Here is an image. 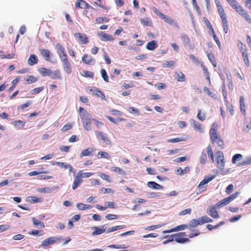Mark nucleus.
Here are the masks:
<instances>
[{
    "label": "nucleus",
    "mask_w": 251,
    "mask_h": 251,
    "mask_svg": "<svg viewBox=\"0 0 251 251\" xmlns=\"http://www.w3.org/2000/svg\"><path fill=\"white\" fill-rule=\"evenodd\" d=\"M197 118H198V119L199 120H200L201 121H203L205 120V119L206 118L205 114H204V113L201 114V110H199L198 113L197 114Z\"/></svg>",
    "instance_id": "61"
},
{
    "label": "nucleus",
    "mask_w": 251,
    "mask_h": 251,
    "mask_svg": "<svg viewBox=\"0 0 251 251\" xmlns=\"http://www.w3.org/2000/svg\"><path fill=\"white\" fill-rule=\"evenodd\" d=\"M207 57H208V59H209V60L210 61V62H211V63L212 64V65L214 67H216V60H215L214 55L212 53H208L207 54Z\"/></svg>",
    "instance_id": "56"
},
{
    "label": "nucleus",
    "mask_w": 251,
    "mask_h": 251,
    "mask_svg": "<svg viewBox=\"0 0 251 251\" xmlns=\"http://www.w3.org/2000/svg\"><path fill=\"white\" fill-rule=\"evenodd\" d=\"M32 221L33 222V225L36 226H39L40 228H44L45 227L44 224L43 222L39 221L34 217H33L32 218Z\"/></svg>",
    "instance_id": "39"
},
{
    "label": "nucleus",
    "mask_w": 251,
    "mask_h": 251,
    "mask_svg": "<svg viewBox=\"0 0 251 251\" xmlns=\"http://www.w3.org/2000/svg\"><path fill=\"white\" fill-rule=\"evenodd\" d=\"M79 112L85 129L87 131L91 130L92 129V121H93L92 115L81 107H79Z\"/></svg>",
    "instance_id": "1"
},
{
    "label": "nucleus",
    "mask_w": 251,
    "mask_h": 251,
    "mask_svg": "<svg viewBox=\"0 0 251 251\" xmlns=\"http://www.w3.org/2000/svg\"><path fill=\"white\" fill-rule=\"evenodd\" d=\"M188 227H189V225H184V224L178 226L174 228H173L170 230H164L163 231V233H171V232L178 231L180 230H184Z\"/></svg>",
    "instance_id": "19"
},
{
    "label": "nucleus",
    "mask_w": 251,
    "mask_h": 251,
    "mask_svg": "<svg viewBox=\"0 0 251 251\" xmlns=\"http://www.w3.org/2000/svg\"><path fill=\"white\" fill-rule=\"evenodd\" d=\"M75 7L84 9L92 8L88 3L83 0H77L75 3Z\"/></svg>",
    "instance_id": "21"
},
{
    "label": "nucleus",
    "mask_w": 251,
    "mask_h": 251,
    "mask_svg": "<svg viewBox=\"0 0 251 251\" xmlns=\"http://www.w3.org/2000/svg\"><path fill=\"white\" fill-rule=\"evenodd\" d=\"M74 35L81 44H86L89 42L88 38L85 34L81 33H76Z\"/></svg>",
    "instance_id": "15"
},
{
    "label": "nucleus",
    "mask_w": 251,
    "mask_h": 251,
    "mask_svg": "<svg viewBox=\"0 0 251 251\" xmlns=\"http://www.w3.org/2000/svg\"><path fill=\"white\" fill-rule=\"evenodd\" d=\"M240 107L241 113L245 115L246 114V105L245 103V99L244 97L241 96L240 97Z\"/></svg>",
    "instance_id": "30"
},
{
    "label": "nucleus",
    "mask_w": 251,
    "mask_h": 251,
    "mask_svg": "<svg viewBox=\"0 0 251 251\" xmlns=\"http://www.w3.org/2000/svg\"><path fill=\"white\" fill-rule=\"evenodd\" d=\"M38 61L37 57L35 54H31L28 60V64L30 66H33L37 63Z\"/></svg>",
    "instance_id": "31"
},
{
    "label": "nucleus",
    "mask_w": 251,
    "mask_h": 251,
    "mask_svg": "<svg viewBox=\"0 0 251 251\" xmlns=\"http://www.w3.org/2000/svg\"><path fill=\"white\" fill-rule=\"evenodd\" d=\"M56 48L57 50V53L61 60L68 58V56L65 51V48L60 44L57 43L56 45Z\"/></svg>",
    "instance_id": "8"
},
{
    "label": "nucleus",
    "mask_w": 251,
    "mask_h": 251,
    "mask_svg": "<svg viewBox=\"0 0 251 251\" xmlns=\"http://www.w3.org/2000/svg\"><path fill=\"white\" fill-rule=\"evenodd\" d=\"M176 79L178 82H183L185 81V76L181 71H177L175 73Z\"/></svg>",
    "instance_id": "24"
},
{
    "label": "nucleus",
    "mask_w": 251,
    "mask_h": 251,
    "mask_svg": "<svg viewBox=\"0 0 251 251\" xmlns=\"http://www.w3.org/2000/svg\"><path fill=\"white\" fill-rule=\"evenodd\" d=\"M191 122L193 124L194 128L196 130L199 131L201 132H202L201 125L200 123L193 119L191 120Z\"/></svg>",
    "instance_id": "33"
},
{
    "label": "nucleus",
    "mask_w": 251,
    "mask_h": 251,
    "mask_svg": "<svg viewBox=\"0 0 251 251\" xmlns=\"http://www.w3.org/2000/svg\"><path fill=\"white\" fill-rule=\"evenodd\" d=\"M216 162L217 167L220 170H223L225 166L224 155L222 151H218L216 152Z\"/></svg>",
    "instance_id": "5"
},
{
    "label": "nucleus",
    "mask_w": 251,
    "mask_h": 251,
    "mask_svg": "<svg viewBox=\"0 0 251 251\" xmlns=\"http://www.w3.org/2000/svg\"><path fill=\"white\" fill-rule=\"evenodd\" d=\"M245 127L244 128V131L245 132H249L251 129V119L247 120L245 123Z\"/></svg>",
    "instance_id": "49"
},
{
    "label": "nucleus",
    "mask_w": 251,
    "mask_h": 251,
    "mask_svg": "<svg viewBox=\"0 0 251 251\" xmlns=\"http://www.w3.org/2000/svg\"><path fill=\"white\" fill-rule=\"evenodd\" d=\"M157 42L155 40H152L147 43L146 48L148 50H153L157 47Z\"/></svg>",
    "instance_id": "29"
},
{
    "label": "nucleus",
    "mask_w": 251,
    "mask_h": 251,
    "mask_svg": "<svg viewBox=\"0 0 251 251\" xmlns=\"http://www.w3.org/2000/svg\"><path fill=\"white\" fill-rule=\"evenodd\" d=\"M218 13L221 17L223 30L226 34L228 31V21L225 10L219 0H215Z\"/></svg>",
    "instance_id": "2"
},
{
    "label": "nucleus",
    "mask_w": 251,
    "mask_h": 251,
    "mask_svg": "<svg viewBox=\"0 0 251 251\" xmlns=\"http://www.w3.org/2000/svg\"><path fill=\"white\" fill-rule=\"evenodd\" d=\"M224 224H225V222L224 221H222L215 226H212V225L208 224L206 226V227L208 230H212L213 229L218 228L219 226L223 225Z\"/></svg>",
    "instance_id": "40"
},
{
    "label": "nucleus",
    "mask_w": 251,
    "mask_h": 251,
    "mask_svg": "<svg viewBox=\"0 0 251 251\" xmlns=\"http://www.w3.org/2000/svg\"><path fill=\"white\" fill-rule=\"evenodd\" d=\"M154 13L159 17H160L162 20H163L166 23L170 24L173 25L174 24L176 25H177V23H175L174 21L171 19V18L168 17L161 12L159 10H158L156 8H154L153 10Z\"/></svg>",
    "instance_id": "6"
},
{
    "label": "nucleus",
    "mask_w": 251,
    "mask_h": 251,
    "mask_svg": "<svg viewBox=\"0 0 251 251\" xmlns=\"http://www.w3.org/2000/svg\"><path fill=\"white\" fill-rule=\"evenodd\" d=\"M175 235V241L180 244L189 242L190 240L188 238H183L177 233L174 234Z\"/></svg>",
    "instance_id": "26"
},
{
    "label": "nucleus",
    "mask_w": 251,
    "mask_h": 251,
    "mask_svg": "<svg viewBox=\"0 0 251 251\" xmlns=\"http://www.w3.org/2000/svg\"><path fill=\"white\" fill-rule=\"evenodd\" d=\"M77 207L79 210H84L92 208V206L89 204H84L82 203H78L77 204Z\"/></svg>",
    "instance_id": "37"
},
{
    "label": "nucleus",
    "mask_w": 251,
    "mask_h": 251,
    "mask_svg": "<svg viewBox=\"0 0 251 251\" xmlns=\"http://www.w3.org/2000/svg\"><path fill=\"white\" fill-rule=\"evenodd\" d=\"M109 19L105 17H98L96 18V22L98 24H101L104 22H108Z\"/></svg>",
    "instance_id": "53"
},
{
    "label": "nucleus",
    "mask_w": 251,
    "mask_h": 251,
    "mask_svg": "<svg viewBox=\"0 0 251 251\" xmlns=\"http://www.w3.org/2000/svg\"><path fill=\"white\" fill-rule=\"evenodd\" d=\"M238 194V192H236L229 196V197L224 199L223 200L217 203L216 204V206L217 208H220L228 204L237 197Z\"/></svg>",
    "instance_id": "4"
},
{
    "label": "nucleus",
    "mask_w": 251,
    "mask_h": 251,
    "mask_svg": "<svg viewBox=\"0 0 251 251\" xmlns=\"http://www.w3.org/2000/svg\"><path fill=\"white\" fill-rule=\"evenodd\" d=\"M206 152L209 157L210 158L212 162H214V154L212 151V148L210 145H208L206 148Z\"/></svg>",
    "instance_id": "32"
},
{
    "label": "nucleus",
    "mask_w": 251,
    "mask_h": 251,
    "mask_svg": "<svg viewBox=\"0 0 251 251\" xmlns=\"http://www.w3.org/2000/svg\"><path fill=\"white\" fill-rule=\"evenodd\" d=\"M38 79L36 77L33 75H28L26 79V83L28 84L35 82L37 81Z\"/></svg>",
    "instance_id": "44"
},
{
    "label": "nucleus",
    "mask_w": 251,
    "mask_h": 251,
    "mask_svg": "<svg viewBox=\"0 0 251 251\" xmlns=\"http://www.w3.org/2000/svg\"><path fill=\"white\" fill-rule=\"evenodd\" d=\"M147 186L153 189H162L163 187L154 181H149L147 183Z\"/></svg>",
    "instance_id": "27"
},
{
    "label": "nucleus",
    "mask_w": 251,
    "mask_h": 251,
    "mask_svg": "<svg viewBox=\"0 0 251 251\" xmlns=\"http://www.w3.org/2000/svg\"><path fill=\"white\" fill-rule=\"evenodd\" d=\"M60 167L66 169H68L69 171L71 172L73 171V167L68 164H65V163L61 162Z\"/></svg>",
    "instance_id": "59"
},
{
    "label": "nucleus",
    "mask_w": 251,
    "mask_h": 251,
    "mask_svg": "<svg viewBox=\"0 0 251 251\" xmlns=\"http://www.w3.org/2000/svg\"><path fill=\"white\" fill-rule=\"evenodd\" d=\"M243 156L242 154L238 153L234 155L232 158V162L235 164L238 160H240L242 158Z\"/></svg>",
    "instance_id": "57"
},
{
    "label": "nucleus",
    "mask_w": 251,
    "mask_h": 251,
    "mask_svg": "<svg viewBox=\"0 0 251 251\" xmlns=\"http://www.w3.org/2000/svg\"><path fill=\"white\" fill-rule=\"evenodd\" d=\"M95 133L97 136L106 145L111 144V141L106 133L98 130L95 131Z\"/></svg>",
    "instance_id": "9"
},
{
    "label": "nucleus",
    "mask_w": 251,
    "mask_h": 251,
    "mask_svg": "<svg viewBox=\"0 0 251 251\" xmlns=\"http://www.w3.org/2000/svg\"><path fill=\"white\" fill-rule=\"evenodd\" d=\"M175 65V61H168L165 63L163 64V67L164 68H170Z\"/></svg>",
    "instance_id": "62"
},
{
    "label": "nucleus",
    "mask_w": 251,
    "mask_h": 251,
    "mask_svg": "<svg viewBox=\"0 0 251 251\" xmlns=\"http://www.w3.org/2000/svg\"><path fill=\"white\" fill-rule=\"evenodd\" d=\"M126 227L125 225L117 226L114 227H111L107 229V232H111L117 230L118 229H123Z\"/></svg>",
    "instance_id": "50"
},
{
    "label": "nucleus",
    "mask_w": 251,
    "mask_h": 251,
    "mask_svg": "<svg viewBox=\"0 0 251 251\" xmlns=\"http://www.w3.org/2000/svg\"><path fill=\"white\" fill-rule=\"evenodd\" d=\"M217 207L216 204L214 206H211L207 210V214L215 219H218L220 217L218 211L216 210Z\"/></svg>",
    "instance_id": "14"
},
{
    "label": "nucleus",
    "mask_w": 251,
    "mask_h": 251,
    "mask_svg": "<svg viewBox=\"0 0 251 251\" xmlns=\"http://www.w3.org/2000/svg\"><path fill=\"white\" fill-rule=\"evenodd\" d=\"M61 238L57 237H50L42 242L41 246L43 247H46L50 245H53L56 242L60 241Z\"/></svg>",
    "instance_id": "7"
},
{
    "label": "nucleus",
    "mask_w": 251,
    "mask_h": 251,
    "mask_svg": "<svg viewBox=\"0 0 251 251\" xmlns=\"http://www.w3.org/2000/svg\"><path fill=\"white\" fill-rule=\"evenodd\" d=\"M99 176L102 179L106 180L108 182H111L112 181L110 176L103 173L99 172Z\"/></svg>",
    "instance_id": "47"
},
{
    "label": "nucleus",
    "mask_w": 251,
    "mask_h": 251,
    "mask_svg": "<svg viewBox=\"0 0 251 251\" xmlns=\"http://www.w3.org/2000/svg\"><path fill=\"white\" fill-rule=\"evenodd\" d=\"M225 101L226 105L228 109L230 114L233 115L234 114V109L232 105L227 101L226 97H225Z\"/></svg>",
    "instance_id": "38"
},
{
    "label": "nucleus",
    "mask_w": 251,
    "mask_h": 251,
    "mask_svg": "<svg viewBox=\"0 0 251 251\" xmlns=\"http://www.w3.org/2000/svg\"><path fill=\"white\" fill-rule=\"evenodd\" d=\"M140 22L145 26H152V22L148 18L145 19L141 18Z\"/></svg>",
    "instance_id": "41"
},
{
    "label": "nucleus",
    "mask_w": 251,
    "mask_h": 251,
    "mask_svg": "<svg viewBox=\"0 0 251 251\" xmlns=\"http://www.w3.org/2000/svg\"><path fill=\"white\" fill-rule=\"evenodd\" d=\"M98 35L100 38V40L102 41H113L114 39L112 35L105 33L103 31L98 32Z\"/></svg>",
    "instance_id": "13"
},
{
    "label": "nucleus",
    "mask_w": 251,
    "mask_h": 251,
    "mask_svg": "<svg viewBox=\"0 0 251 251\" xmlns=\"http://www.w3.org/2000/svg\"><path fill=\"white\" fill-rule=\"evenodd\" d=\"M203 90L205 92H206L207 93V94L208 95H209L212 98L216 99V98H217L216 94L215 93L211 92L208 88H207L206 87H204Z\"/></svg>",
    "instance_id": "46"
},
{
    "label": "nucleus",
    "mask_w": 251,
    "mask_h": 251,
    "mask_svg": "<svg viewBox=\"0 0 251 251\" xmlns=\"http://www.w3.org/2000/svg\"><path fill=\"white\" fill-rule=\"evenodd\" d=\"M238 14L240 15L244 20L249 24H251V17H250L249 13L247 12V11L243 8L241 10V12L238 13Z\"/></svg>",
    "instance_id": "18"
},
{
    "label": "nucleus",
    "mask_w": 251,
    "mask_h": 251,
    "mask_svg": "<svg viewBox=\"0 0 251 251\" xmlns=\"http://www.w3.org/2000/svg\"><path fill=\"white\" fill-rule=\"evenodd\" d=\"M98 155L99 158H106V159L110 158L109 154L106 152H104V151H99L98 153Z\"/></svg>",
    "instance_id": "52"
},
{
    "label": "nucleus",
    "mask_w": 251,
    "mask_h": 251,
    "mask_svg": "<svg viewBox=\"0 0 251 251\" xmlns=\"http://www.w3.org/2000/svg\"><path fill=\"white\" fill-rule=\"evenodd\" d=\"M27 201L31 203H35L41 201V199L37 198L34 196H29L27 198Z\"/></svg>",
    "instance_id": "42"
},
{
    "label": "nucleus",
    "mask_w": 251,
    "mask_h": 251,
    "mask_svg": "<svg viewBox=\"0 0 251 251\" xmlns=\"http://www.w3.org/2000/svg\"><path fill=\"white\" fill-rule=\"evenodd\" d=\"M238 46L240 50V51L242 52V54H243V52H247V50L246 45H244L241 41L238 42Z\"/></svg>",
    "instance_id": "43"
},
{
    "label": "nucleus",
    "mask_w": 251,
    "mask_h": 251,
    "mask_svg": "<svg viewBox=\"0 0 251 251\" xmlns=\"http://www.w3.org/2000/svg\"><path fill=\"white\" fill-rule=\"evenodd\" d=\"M38 71L42 76H50L51 70L50 69L46 68H40L38 69Z\"/></svg>",
    "instance_id": "28"
},
{
    "label": "nucleus",
    "mask_w": 251,
    "mask_h": 251,
    "mask_svg": "<svg viewBox=\"0 0 251 251\" xmlns=\"http://www.w3.org/2000/svg\"><path fill=\"white\" fill-rule=\"evenodd\" d=\"M52 79H62V75L60 71L58 69L51 71L49 76Z\"/></svg>",
    "instance_id": "17"
},
{
    "label": "nucleus",
    "mask_w": 251,
    "mask_h": 251,
    "mask_svg": "<svg viewBox=\"0 0 251 251\" xmlns=\"http://www.w3.org/2000/svg\"><path fill=\"white\" fill-rule=\"evenodd\" d=\"M43 87L36 88L33 89L31 91V93L32 95H36L41 92L43 90Z\"/></svg>",
    "instance_id": "63"
},
{
    "label": "nucleus",
    "mask_w": 251,
    "mask_h": 251,
    "mask_svg": "<svg viewBox=\"0 0 251 251\" xmlns=\"http://www.w3.org/2000/svg\"><path fill=\"white\" fill-rule=\"evenodd\" d=\"M212 222L213 220L206 215L203 216L198 219H192L189 223V229L190 230H192V228H194L199 225Z\"/></svg>",
    "instance_id": "3"
},
{
    "label": "nucleus",
    "mask_w": 251,
    "mask_h": 251,
    "mask_svg": "<svg viewBox=\"0 0 251 251\" xmlns=\"http://www.w3.org/2000/svg\"><path fill=\"white\" fill-rule=\"evenodd\" d=\"M90 91L92 92L93 94L97 97H100L102 99H105L104 94L98 88L94 87L90 90Z\"/></svg>",
    "instance_id": "25"
},
{
    "label": "nucleus",
    "mask_w": 251,
    "mask_h": 251,
    "mask_svg": "<svg viewBox=\"0 0 251 251\" xmlns=\"http://www.w3.org/2000/svg\"><path fill=\"white\" fill-rule=\"evenodd\" d=\"M181 39L184 45L186 46L188 45L190 43V39L189 36L185 34H182L181 35Z\"/></svg>",
    "instance_id": "36"
},
{
    "label": "nucleus",
    "mask_w": 251,
    "mask_h": 251,
    "mask_svg": "<svg viewBox=\"0 0 251 251\" xmlns=\"http://www.w3.org/2000/svg\"><path fill=\"white\" fill-rule=\"evenodd\" d=\"M95 230L92 232L93 235L100 234L103 233L105 230V229L103 228V227L100 228L98 227H95Z\"/></svg>",
    "instance_id": "48"
},
{
    "label": "nucleus",
    "mask_w": 251,
    "mask_h": 251,
    "mask_svg": "<svg viewBox=\"0 0 251 251\" xmlns=\"http://www.w3.org/2000/svg\"><path fill=\"white\" fill-rule=\"evenodd\" d=\"M25 122L21 120H17L13 122L14 126L17 128L21 129L25 126Z\"/></svg>",
    "instance_id": "35"
},
{
    "label": "nucleus",
    "mask_w": 251,
    "mask_h": 251,
    "mask_svg": "<svg viewBox=\"0 0 251 251\" xmlns=\"http://www.w3.org/2000/svg\"><path fill=\"white\" fill-rule=\"evenodd\" d=\"M78 176L82 179L83 178H88L94 175L93 173H83L82 171H79L77 174Z\"/></svg>",
    "instance_id": "34"
},
{
    "label": "nucleus",
    "mask_w": 251,
    "mask_h": 251,
    "mask_svg": "<svg viewBox=\"0 0 251 251\" xmlns=\"http://www.w3.org/2000/svg\"><path fill=\"white\" fill-rule=\"evenodd\" d=\"M92 149L90 148H88L86 150H83L80 153V157H82L83 156H89L91 154Z\"/></svg>",
    "instance_id": "45"
},
{
    "label": "nucleus",
    "mask_w": 251,
    "mask_h": 251,
    "mask_svg": "<svg viewBox=\"0 0 251 251\" xmlns=\"http://www.w3.org/2000/svg\"><path fill=\"white\" fill-rule=\"evenodd\" d=\"M83 182V179H81L77 174L75 177V180L72 185V188L73 190L76 189Z\"/></svg>",
    "instance_id": "23"
},
{
    "label": "nucleus",
    "mask_w": 251,
    "mask_h": 251,
    "mask_svg": "<svg viewBox=\"0 0 251 251\" xmlns=\"http://www.w3.org/2000/svg\"><path fill=\"white\" fill-rule=\"evenodd\" d=\"M214 178V176H210V177H208L207 178H206L205 177L200 183V184H199L198 185V188L200 190V191L199 192L201 193H202L203 192V191H205L206 190V188L205 187H204L203 186L205 184H206L207 183L210 182L211 180H212L213 179V178Z\"/></svg>",
    "instance_id": "11"
},
{
    "label": "nucleus",
    "mask_w": 251,
    "mask_h": 251,
    "mask_svg": "<svg viewBox=\"0 0 251 251\" xmlns=\"http://www.w3.org/2000/svg\"><path fill=\"white\" fill-rule=\"evenodd\" d=\"M82 75L84 77L93 78L94 74L93 72L88 71H83Z\"/></svg>",
    "instance_id": "58"
},
{
    "label": "nucleus",
    "mask_w": 251,
    "mask_h": 251,
    "mask_svg": "<svg viewBox=\"0 0 251 251\" xmlns=\"http://www.w3.org/2000/svg\"><path fill=\"white\" fill-rule=\"evenodd\" d=\"M61 61L62 63L63 68L64 71L67 74H71L72 72V66L68 58L62 60Z\"/></svg>",
    "instance_id": "10"
},
{
    "label": "nucleus",
    "mask_w": 251,
    "mask_h": 251,
    "mask_svg": "<svg viewBox=\"0 0 251 251\" xmlns=\"http://www.w3.org/2000/svg\"><path fill=\"white\" fill-rule=\"evenodd\" d=\"M39 51L41 55L47 61H50V56L51 53L50 51L47 49H40Z\"/></svg>",
    "instance_id": "20"
},
{
    "label": "nucleus",
    "mask_w": 251,
    "mask_h": 251,
    "mask_svg": "<svg viewBox=\"0 0 251 251\" xmlns=\"http://www.w3.org/2000/svg\"><path fill=\"white\" fill-rule=\"evenodd\" d=\"M217 128H218V125L217 124L214 123L212 124V127L210 129L209 134L210 136V139L219 136V135L217 133Z\"/></svg>",
    "instance_id": "22"
},
{
    "label": "nucleus",
    "mask_w": 251,
    "mask_h": 251,
    "mask_svg": "<svg viewBox=\"0 0 251 251\" xmlns=\"http://www.w3.org/2000/svg\"><path fill=\"white\" fill-rule=\"evenodd\" d=\"M100 73H101V76L103 78V79H104V80L106 82H109V78L107 75V73H106V71L104 69H102L100 71Z\"/></svg>",
    "instance_id": "54"
},
{
    "label": "nucleus",
    "mask_w": 251,
    "mask_h": 251,
    "mask_svg": "<svg viewBox=\"0 0 251 251\" xmlns=\"http://www.w3.org/2000/svg\"><path fill=\"white\" fill-rule=\"evenodd\" d=\"M82 61L87 65H92L95 63V60L91 56L85 53L82 57Z\"/></svg>",
    "instance_id": "16"
},
{
    "label": "nucleus",
    "mask_w": 251,
    "mask_h": 251,
    "mask_svg": "<svg viewBox=\"0 0 251 251\" xmlns=\"http://www.w3.org/2000/svg\"><path fill=\"white\" fill-rule=\"evenodd\" d=\"M242 56H243V59H244V60L245 64L247 66H249V65H250V62H249V58H248V53L247 52V53H244L243 52V54H242Z\"/></svg>",
    "instance_id": "64"
},
{
    "label": "nucleus",
    "mask_w": 251,
    "mask_h": 251,
    "mask_svg": "<svg viewBox=\"0 0 251 251\" xmlns=\"http://www.w3.org/2000/svg\"><path fill=\"white\" fill-rule=\"evenodd\" d=\"M211 141L212 144H216L217 146L220 149H223L224 148L225 144L223 139L220 135L215 137L211 139Z\"/></svg>",
    "instance_id": "12"
},
{
    "label": "nucleus",
    "mask_w": 251,
    "mask_h": 251,
    "mask_svg": "<svg viewBox=\"0 0 251 251\" xmlns=\"http://www.w3.org/2000/svg\"><path fill=\"white\" fill-rule=\"evenodd\" d=\"M206 161V155L204 151H203L200 156V162L201 164H204Z\"/></svg>",
    "instance_id": "51"
},
{
    "label": "nucleus",
    "mask_w": 251,
    "mask_h": 251,
    "mask_svg": "<svg viewBox=\"0 0 251 251\" xmlns=\"http://www.w3.org/2000/svg\"><path fill=\"white\" fill-rule=\"evenodd\" d=\"M128 111L130 114H137L138 115L140 114L139 110L134 108V107H129L128 108Z\"/></svg>",
    "instance_id": "60"
},
{
    "label": "nucleus",
    "mask_w": 251,
    "mask_h": 251,
    "mask_svg": "<svg viewBox=\"0 0 251 251\" xmlns=\"http://www.w3.org/2000/svg\"><path fill=\"white\" fill-rule=\"evenodd\" d=\"M112 170L114 171L116 173H118L119 174L125 175H126V172L122 169L121 168L118 167H113L112 168Z\"/></svg>",
    "instance_id": "55"
}]
</instances>
